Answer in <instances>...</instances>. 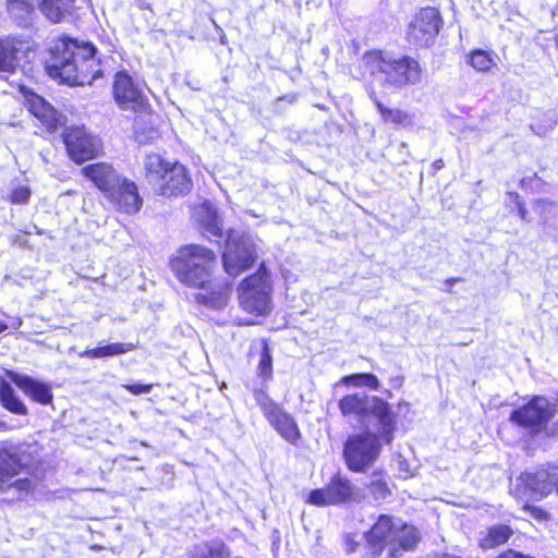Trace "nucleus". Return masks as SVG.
Returning <instances> with one entry per match:
<instances>
[{"instance_id":"dca6fc26","label":"nucleus","mask_w":558,"mask_h":558,"mask_svg":"<svg viewBox=\"0 0 558 558\" xmlns=\"http://www.w3.org/2000/svg\"><path fill=\"white\" fill-rule=\"evenodd\" d=\"M21 90L25 96L29 112L36 117L48 131H57L64 124L65 118L41 96L31 90H26L25 88H22Z\"/></svg>"},{"instance_id":"bb28decb","label":"nucleus","mask_w":558,"mask_h":558,"mask_svg":"<svg viewBox=\"0 0 558 558\" xmlns=\"http://www.w3.org/2000/svg\"><path fill=\"white\" fill-rule=\"evenodd\" d=\"M196 215L206 233L217 238L222 236V228L217 210L209 203L203 204L197 209Z\"/></svg>"},{"instance_id":"7ed1b4c3","label":"nucleus","mask_w":558,"mask_h":558,"mask_svg":"<svg viewBox=\"0 0 558 558\" xmlns=\"http://www.w3.org/2000/svg\"><path fill=\"white\" fill-rule=\"evenodd\" d=\"M362 62L372 82L388 94L421 81L420 63L409 56L396 58L381 50H372L363 56Z\"/></svg>"},{"instance_id":"9d476101","label":"nucleus","mask_w":558,"mask_h":558,"mask_svg":"<svg viewBox=\"0 0 558 558\" xmlns=\"http://www.w3.org/2000/svg\"><path fill=\"white\" fill-rule=\"evenodd\" d=\"M442 24L440 13L435 8L421 9L410 21L407 40L415 47H428L434 44Z\"/></svg>"},{"instance_id":"c756f323","label":"nucleus","mask_w":558,"mask_h":558,"mask_svg":"<svg viewBox=\"0 0 558 558\" xmlns=\"http://www.w3.org/2000/svg\"><path fill=\"white\" fill-rule=\"evenodd\" d=\"M37 5L43 15L52 23H60L69 10L65 0H37Z\"/></svg>"},{"instance_id":"f03ea898","label":"nucleus","mask_w":558,"mask_h":558,"mask_svg":"<svg viewBox=\"0 0 558 558\" xmlns=\"http://www.w3.org/2000/svg\"><path fill=\"white\" fill-rule=\"evenodd\" d=\"M97 49L90 43H78L69 37L59 38L50 48L46 72L51 78L69 85L92 84L102 76Z\"/></svg>"},{"instance_id":"4be33fe9","label":"nucleus","mask_w":558,"mask_h":558,"mask_svg":"<svg viewBox=\"0 0 558 558\" xmlns=\"http://www.w3.org/2000/svg\"><path fill=\"white\" fill-rule=\"evenodd\" d=\"M82 173L88 178L93 183L105 194L114 184L119 183L120 178L122 177L117 172L116 169L109 163L106 162H97L85 166L82 169Z\"/></svg>"},{"instance_id":"a18cd8bd","label":"nucleus","mask_w":558,"mask_h":558,"mask_svg":"<svg viewBox=\"0 0 558 558\" xmlns=\"http://www.w3.org/2000/svg\"><path fill=\"white\" fill-rule=\"evenodd\" d=\"M137 1H138V7L141 9H148V4L147 3L142 2V0H137Z\"/></svg>"},{"instance_id":"a211bd4d","label":"nucleus","mask_w":558,"mask_h":558,"mask_svg":"<svg viewBox=\"0 0 558 558\" xmlns=\"http://www.w3.org/2000/svg\"><path fill=\"white\" fill-rule=\"evenodd\" d=\"M377 422V433H375L385 444L393 440L397 430V414L392 411V407L379 397H376L369 411Z\"/></svg>"},{"instance_id":"09e8293b","label":"nucleus","mask_w":558,"mask_h":558,"mask_svg":"<svg viewBox=\"0 0 558 558\" xmlns=\"http://www.w3.org/2000/svg\"><path fill=\"white\" fill-rule=\"evenodd\" d=\"M3 426V423H0V427Z\"/></svg>"},{"instance_id":"a878e982","label":"nucleus","mask_w":558,"mask_h":558,"mask_svg":"<svg viewBox=\"0 0 558 558\" xmlns=\"http://www.w3.org/2000/svg\"><path fill=\"white\" fill-rule=\"evenodd\" d=\"M0 404L9 412L15 415L28 414V409L16 395L13 387L4 379L0 380Z\"/></svg>"},{"instance_id":"4c0bfd02","label":"nucleus","mask_w":558,"mask_h":558,"mask_svg":"<svg viewBox=\"0 0 558 558\" xmlns=\"http://www.w3.org/2000/svg\"><path fill=\"white\" fill-rule=\"evenodd\" d=\"M31 196V189L26 185H20L12 191L11 202L13 204H25Z\"/></svg>"},{"instance_id":"6e6552de","label":"nucleus","mask_w":558,"mask_h":558,"mask_svg":"<svg viewBox=\"0 0 558 558\" xmlns=\"http://www.w3.org/2000/svg\"><path fill=\"white\" fill-rule=\"evenodd\" d=\"M223 268L230 276H238L256 260V248L248 234L230 231L222 254Z\"/></svg>"},{"instance_id":"aec40b11","label":"nucleus","mask_w":558,"mask_h":558,"mask_svg":"<svg viewBox=\"0 0 558 558\" xmlns=\"http://www.w3.org/2000/svg\"><path fill=\"white\" fill-rule=\"evenodd\" d=\"M25 45L26 43L13 36L0 38V73L12 74L17 70L19 54L28 48Z\"/></svg>"},{"instance_id":"cd10ccee","label":"nucleus","mask_w":558,"mask_h":558,"mask_svg":"<svg viewBox=\"0 0 558 558\" xmlns=\"http://www.w3.org/2000/svg\"><path fill=\"white\" fill-rule=\"evenodd\" d=\"M135 348L132 343H109L105 345H99L94 349H87L84 352L80 353L82 357L88 359H101L107 356H113L119 354H124L132 351Z\"/></svg>"},{"instance_id":"58836bf2","label":"nucleus","mask_w":558,"mask_h":558,"mask_svg":"<svg viewBox=\"0 0 558 558\" xmlns=\"http://www.w3.org/2000/svg\"><path fill=\"white\" fill-rule=\"evenodd\" d=\"M359 535L355 533H349L344 535V549L347 554H354L361 546V541L357 539Z\"/></svg>"},{"instance_id":"473e14b6","label":"nucleus","mask_w":558,"mask_h":558,"mask_svg":"<svg viewBox=\"0 0 558 558\" xmlns=\"http://www.w3.org/2000/svg\"><path fill=\"white\" fill-rule=\"evenodd\" d=\"M267 386L266 383L262 381L259 387L253 388V396L256 403L259 405V408L263 411V414L267 418L270 416L277 409L280 408V405L275 402L267 393Z\"/></svg>"},{"instance_id":"2eb2a0df","label":"nucleus","mask_w":558,"mask_h":558,"mask_svg":"<svg viewBox=\"0 0 558 558\" xmlns=\"http://www.w3.org/2000/svg\"><path fill=\"white\" fill-rule=\"evenodd\" d=\"M192 180L187 174L186 168L174 161L166 171L160 181L155 185L154 190L162 196H179L190 192Z\"/></svg>"},{"instance_id":"e433bc0d","label":"nucleus","mask_w":558,"mask_h":558,"mask_svg":"<svg viewBox=\"0 0 558 558\" xmlns=\"http://www.w3.org/2000/svg\"><path fill=\"white\" fill-rule=\"evenodd\" d=\"M368 488L369 493L377 501L385 500L390 495L387 483L376 473L373 474Z\"/></svg>"},{"instance_id":"1a4fd4ad","label":"nucleus","mask_w":558,"mask_h":558,"mask_svg":"<svg viewBox=\"0 0 558 558\" xmlns=\"http://www.w3.org/2000/svg\"><path fill=\"white\" fill-rule=\"evenodd\" d=\"M554 405L544 397H534L525 405L511 412L510 421L531 434L543 432L555 415Z\"/></svg>"},{"instance_id":"37998d69","label":"nucleus","mask_w":558,"mask_h":558,"mask_svg":"<svg viewBox=\"0 0 558 558\" xmlns=\"http://www.w3.org/2000/svg\"><path fill=\"white\" fill-rule=\"evenodd\" d=\"M518 210H519V215H520L521 219L525 220L526 219V209L520 203L518 204Z\"/></svg>"},{"instance_id":"a19ab883","label":"nucleus","mask_w":558,"mask_h":558,"mask_svg":"<svg viewBox=\"0 0 558 558\" xmlns=\"http://www.w3.org/2000/svg\"><path fill=\"white\" fill-rule=\"evenodd\" d=\"M496 558H533L532 556L524 555L522 553L515 551L513 549H508L501 553Z\"/></svg>"},{"instance_id":"f704fd0d","label":"nucleus","mask_w":558,"mask_h":558,"mask_svg":"<svg viewBox=\"0 0 558 558\" xmlns=\"http://www.w3.org/2000/svg\"><path fill=\"white\" fill-rule=\"evenodd\" d=\"M257 375L262 381L267 383L272 377V356L266 341L262 343V351L257 365Z\"/></svg>"},{"instance_id":"49530a36","label":"nucleus","mask_w":558,"mask_h":558,"mask_svg":"<svg viewBox=\"0 0 558 558\" xmlns=\"http://www.w3.org/2000/svg\"><path fill=\"white\" fill-rule=\"evenodd\" d=\"M7 329V325L0 323V333Z\"/></svg>"},{"instance_id":"0eeeda50","label":"nucleus","mask_w":558,"mask_h":558,"mask_svg":"<svg viewBox=\"0 0 558 558\" xmlns=\"http://www.w3.org/2000/svg\"><path fill=\"white\" fill-rule=\"evenodd\" d=\"M271 286L269 274L262 265L246 277L239 288V301L243 311L260 316L269 312Z\"/></svg>"},{"instance_id":"9b49d317","label":"nucleus","mask_w":558,"mask_h":558,"mask_svg":"<svg viewBox=\"0 0 558 558\" xmlns=\"http://www.w3.org/2000/svg\"><path fill=\"white\" fill-rule=\"evenodd\" d=\"M360 489L355 487L350 480L340 474H336L326 487L313 489L308 494L307 501L317 507H325L355 501L360 499Z\"/></svg>"},{"instance_id":"20e7f679","label":"nucleus","mask_w":558,"mask_h":558,"mask_svg":"<svg viewBox=\"0 0 558 558\" xmlns=\"http://www.w3.org/2000/svg\"><path fill=\"white\" fill-rule=\"evenodd\" d=\"M366 542L364 557L380 556L388 548V558L413 549L420 541L418 531L400 519L380 514L372 529L363 534Z\"/></svg>"},{"instance_id":"6ab92c4d","label":"nucleus","mask_w":558,"mask_h":558,"mask_svg":"<svg viewBox=\"0 0 558 558\" xmlns=\"http://www.w3.org/2000/svg\"><path fill=\"white\" fill-rule=\"evenodd\" d=\"M10 379L33 401L48 405L52 402L51 386L27 375L9 372Z\"/></svg>"},{"instance_id":"c85d7f7f","label":"nucleus","mask_w":558,"mask_h":558,"mask_svg":"<svg viewBox=\"0 0 558 558\" xmlns=\"http://www.w3.org/2000/svg\"><path fill=\"white\" fill-rule=\"evenodd\" d=\"M191 558H230V550L221 541H211L194 547Z\"/></svg>"},{"instance_id":"de8ad7c7","label":"nucleus","mask_w":558,"mask_h":558,"mask_svg":"<svg viewBox=\"0 0 558 558\" xmlns=\"http://www.w3.org/2000/svg\"><path fill=\"white\" fill-rule=\"evenodd\" d=\"M555 44H556V47L558 48V35L555 37Z\"/></svg>"},{"instance_id":"39448f33","label":"nucleus","mask_w":558,"mask_h":558,"mask_svg":"<svg viewBox=\"0 0 558 558\" xmlns=\"http://www.w3.org/2000/svg\"><path fill=\"white\" fill-rule=\"evenodd\" d=\"M27 465L24 456L13 446H0V495L14 492L15 499H23L35 488L27 478H16Z\"/></svg>"},{"instance_id":"ddd939ff","label":"nucleus","mask_w":558,"mask_h":558,"mask_svg":"<svg viewBox=\"0 0 558 558\" xmlns=\"http://www.w3.org/2000/svg\"><path fill=\"white\" fill-rule=\"evenodd\" d=\"M518 483L537 498L546 497L554 490L558 494V465L525 471L519 476Z\"/></svg>"},{"instance_id":"b1692460","label":"nucleus","mask_w":558,"mask_h":558,"mask_svg":"<svg viewBox=\"0 0 558 558\" xmlns=\"http://www.w3.org/2000/svg\"><path fill=\"white\" fill-rule=\"evenodd\" d=\"M173 162L174 161L168 160L156 153L146 154L143 160V167L148 183L155 187Z\"/></svg>"},{"instance_id":"4468645a","label":"nucleus","mask_w":558,"mask_h":558,"mask_svg":"<svg viewBox=\"0 0 558 558\" xmlns=\"http://www.w3.org/2000/svg\"><path fill=\"white\" fill-rule=\"evenodd\" d=\"M104 196L114 209L129 215L137 213L143 203L137 185L125 177H121L119 183L114 184Z\"/></svg>"},{"instance_id":"79ce46f5","label":"nucleus","mask_w":558,"mask_h":558,"mask_svg":"<svg viewBox=\"0 0 558 558\" xmlns=\"http://www.w3.org/2000/svg\"><path fill=\"white\" fill-rule=\"evenodd\" d=\"M532 512L536 519H543L545 517V512L542 509L534 508Z\"/></svg>"},{"instance_id":"72a5a7b5","label":"nucleus","mask_w":558,"mask_h":558,"mask_svg":"<svg viewBox=\"0 0 558 558\" xmlns=\"http://www.w3.org/2000/svg\"><path fill=\"white\" fill-rule=\"evenodd\" d=\"M371 98L374 101L377 110L379 111L381 119L386 123H393V124H402L407 121V114L398 109H390L386 107L375 95L374 92L371 93Z\"/></svg>"},{"instance_id":"412c9836","label":"nucleus","mask_w":558,"mask_h":558,"mask_svg":"<svg viewBox=\"0 0 558 558\" xmlns=\"http://www.w3.org/2000/svg\"><path fill=\"white\" fill-rule=\"evenodd\" d=\"M375 396L371 397L366 393H352L347 395L339 401V410L345 417H354L360 422L369 417Z\"/></svg>"},{"instance_id":"f257e3e1","label":"nucleus","mask_w":558,"mask_h":558,"mask_svg":"<svg viewBox=\"0 0 558 558\" xmlns=\"http://www.w3.org/2000/svg\"><path fill=\"white\" fill-rule=\"evenodd\" d=\"M217 257L214 251L198 244L180 247L170 259V268L177 279L186 287L201 289L195 301L210 310L227 306L232 282L227 278L214 277Z\"/></svg>"},{"instance_id":"393cba45","label":"nucleus","mask_w":558,"mask_h":558,"mask_svg":"<svg viewBox=\"0 0 558 558\" xmlns=\"http://www.w3.org/2000/svg\"><path fill=\"white\" fill-rule=\"evenodd\" d=\"M513 531L507 524H495L481 534L478 545L482 549L488 550L506 544L512 536Z\"/></svg>"},{"instance_id":"423d86ee","label":"nucleus","mask_w":558,"mask_h":558,"mask_svg":"<svg viewBox=\"0 0 558 558\" xmlns=\"http://www.w3.org/2000/svg\"><path fill=\"white\" fill-rule=\"evenodd\" d=\"M383 442L371 430L349 436L343 446V458L348 469L357 473L369 469L378 459Z\"/></svg>"},{"instance_id":"f8f14e48","label":"nucleus","mask_w":558,"mask_h":558,"mask_svg":"<svg viewBox=\"0 0 558 558\" xmlns=\"http://www.w3.org/2000/svg\"><path fill=\"white\" fill-rule=\"evenodd\" d=\"M63 142L70 158L76 163L98 156L100 140L92 135L84 126H70L63 132Z\"/></svg>"},{"instance_id":"5701e85b","label":"nucleus","mask_w":558,"mask_h":558,"mask_svg":"<svg viewBox=\"0 0 558 558\" xmlns=\"http://www.w3.org/2000/svg\"><path fill=\"white\" fill-rule=\"evenodd\" d=\"M269 424L278 434L292 445H298L301 433L295 420L287 413L281 407L267 417Z\"/></svg>"},{"instance_id":"c03bdc74","label":"nucleus","mask_w":558,"mask_h":558,"mask_svg":"<svg viewBox=\"0 0 558 558\" xmlns=\"http://www.w3.org/2000/svg\"><path fill=\"white\" fill-rule=\"evenodd\" d=\"M433 167L435 170H439L444 167V161L441 159H438L433 163Z\"/></svg>"},{"instance_id":"7c9ffc66","label":"nucleus","mask_w":558,"mask_h":558,"mask_svg":"<svg viewBox=\"0 0 558 558\" xmlns=\"http://www.w3.org/2000/svg\"><path fill=\"white\" fill-rule=\"evenodd\" d=\"M7 8L19 25L26 26L29 24L34 13L32 0H7Z\"/></svg>"},{"instance_id":"f3484780","label":"nucleus","mask_w":558,"mask_h":558,"mask_svg":"<svg viewBox=\"0 0 558 558\" xmlns=\"http://www.w3.org/2000/svg\"><path fill=\"white\" fill-rule=\"evenodd\" d=\"M113 95L121 109H133L144 105V95L133 78L124 71L116 74Z\"/></svg>"},{"instance_id":"2f4dec72","label":"nucleus","mask_w":558,"mask_h":558,"mask_svg":"<svg viewBox=\"0 0 558 558\" xmlns=\"http://www.w3.org/2000/svg\"><path fill=\"white\" fill-rule=\"evenodd\" d=\"M341 383L347 386L367 387L374 391H377L380 386L377 376L371 373H356L347 375L341 378Z\"/></svg>"},{"instance_id":"ea45409f","label":"nucleus","mask_w":558,"mask_h":558,"mask_svg":"<svg viewBox=\"0 0 558 558\" xmlns=\"http://www.w3.org/2000/svg\"><path fill=\"white\" fill-rule=\"evenodd\" d=\"M125 390L131 392L132 395L138 396L144 393H149L151 391L153 386L151 385H144V384H129L123 385Z\"/></svg>"},{"instance_id":"c9c22d12","label":"nucleus","mask_w":558,"mask_h":558,"mask_svg":"<svg viewBox=\"0 0 558 558\" xmlns=\"http://www.w3.org/2000/svg\"><path fill=\"white\" fill-rule=\"evenodd\" d=\"M470 63L475 70L484 72L493 66L494 61L489 52L474 50L470 56Z\"/></svg>"}]
</instances>
